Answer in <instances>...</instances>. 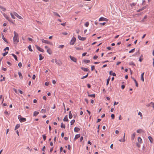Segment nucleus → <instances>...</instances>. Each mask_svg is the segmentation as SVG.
Here are the masks:
<instances>
[{
  "mask_svg": "<svg viewBox=\"0 0 154 154\" xmlns=\"http://www.w3.org/2000/svg\"><path fill=\"white\" fill-rule=\"evenodd\" d=\"M18 75L19 76V77L21 79H22L23 78V76L21 72H18Z\"/></svg>",
  "mask_w": 154,
  "mask_h": 154,
  "instance_id": "nucleus-27",
  "label": "nucleus"
},
{
  "mask_svg": "<svg viewBox=\"0 0 154 154\" xmlns=\"http://www.w3.org/2000/svg\"><path fill=\"white\" fill-rule=\"evenodd\" d=\"M41 40L42 42L43 43L48 44L51 45H53V43L51 42L48 40H46L44 39H42Z\"/></svg>",
  "mask_w": 154,
  "mask_h": 154,
  "instance_id": "nucleus-4",
  "label": "nucleus"
},
{
  "mask_svg": "<svg viewBox=\"0 0 154 154\" xmlns=\"http://www.w3.org/2000/svg\"><path fill=\"white\" fill-rule=\"evenodd\" d=\"M61 128H65V125L63 123H61Z\"/></svg>",
  "mask_w": 154,
  "mask_h": 154,
  "instance_id": "nucleus-42",
  "label": "nucleus"
},
{
  "mask_svg": "<svg viewBox=\"0 0 154 154\" xmlns=\"http://www.w3.org/2000/svg\"><path fill=\"white\" fill-rule=\"evenodd\" d=\"M146 8V6H144V7H143V8H142L137 10V12H139L142 10H144V9H145Z\"/></svg>",
  "mask_w": 154,
  "mask_h": 154,
  "instance_id": "nucleus-17",
  "label": "nucleus"
},
{
  "mask_svg": "<svg viewBox=\"0 0 154 154\" xmlns=\"http://www.w3.org/2000/svg\"><path fill=\"white\" fill-rule=\"evenodd\" d=\"M89 23L88 22H87L85 23V26L86 27H88L89 26Z\"/></svg>",
  "mask_w": 154,
  "mask_h": 154,
  "instance_id": "nucleus-45",
  "label": "nucleus"
},
{
  "mask_svg": "<svg viewBox=\"0 0 154 154\" xmlns=\"http://www.w3.org/2000/svg\"><path fill=\"white\" fill-rule=\"evenodd\" d=\"M36 47L37 49L39 51L41 52H44V50L43 49L41 48L40 47H39L38 46H36Z\"/></svg>",
  "mask_w": 154,
  "mask_h": 154,
  "instance_id": "nucleus-8",
  "label": "nucleus"
},
{
  "mask_svg": "<svg viewBox=\"0 0 154 154\" xmlns=\"http://www.w3.org/2000/svg\"><path fill=\"white\" fill-rule=\"evenodd\" d=\"M83 137L82 136L80 139V140L81 142L83 140Z\"/></svg>",
  "mask_w": 154,
  "mask_h": 154,
  "instance_id": "nucleus-59",
  "label": "nucleus"
},
{
  "mask_svg": "<svg viewBox=\"0 0 154 154\" xmlns=\"http://www.w3.org/2000/svg\"><path fill=\"white\" fill-rule=\"evenodd\" d=\"M76 50H81L82 49V48H79V47H76L75 48Z\"/></svg>",
  "mask_w": 154,
  "mask_h": 154,
  "instance_id": "nucleus-56",
  "label": "nucleus"
},
{
  "mask_svg": "<svg viewBox=\"0 0 154 154\" xmlns=\"http://www.w3.org/2000/svg\"><path fill=\"white\" fill-rule=\"evenodd\" d=\"M98 56L97 55H95L94 57H93V59H97V58H98Z\"/></svg>",
  "mask_w": 154,
  "mask_h": 154,
  "instance_id": "nucleus-57",
  "label": "nucleus"
},
{
  "mask_svg": "<svg viewBox=\"0 0 154 154\" xmlns=\"http://www.w3.org/2000/svg\"><path fill=\"white\" fill-rule=\"evenodd\" d=\"M107 19L103 17H101L99 19V21H106Z\"/></svg>",
  "mask_w": 154,
  "mask_h": 154,
  "instance_id": "nucleus-12",
  "label": "nucleus"
},
{
  "mask_svg": "<svg viewBox=\"0 0 154 154\" xmlns=\"http://www.w3.org/2000/svg\"><path fill=\"white\" fill-rule=\"evenodd\" d=\"M55 62L59 66H60L62 64V63L60 60H57V59L55 60Z\"/></svg>",
  "mask_w": 154,
  "mask_h": 154,
  "instance_id": "nucleus-9",
  "label": "nucleus"
},
{
  "mask_svg": "<svg viewBox=\"0 0 154 154\" xmlns=\"http://www.w3.org/2000/svg\"><path fill=\"white\" fill-rule=\"evenodd\" d=\"M85 100L87 104H88V100L87 99H86V98L85 99Z\"/></svg>",
  "mask_w": 154,
  "mask_h": 154,
  "instance_id": "nucleus-63",
  "label": "nucleus"
},
{
  "mask_svg": "<svg viewBox=\"0 0 154 154\" xmlns=\"http://www.w3.org/2000/svg\"><path fill=\"white\" fill-rule=\"evenodd\" d=\"M80 30L79 29L76 30V32L77 33H79V32Z\"/></svg>",
  "mask_w": 154,
  "mask_h": 154,
  "instance_id": "nucleus-64",
  "label": "nucleus"
},
{
  "mask_svg": "<svg viewBox=\"0 0 154 154\" xmlns=\"http://www.w3.org/2000/svg\"><path fill=\"white\" fill-rule=\"evenodd\" d=\"M136 4V3H132L130 4V5L132 7H133Z\"/></svg>",
  "mask_w": 154,
  "mask_h": 154,
  "instance_id": "nucleus-36",
  "label": "nucleus"
},
{
  "mask_svg": "<svg viewBox=\"0 0 154 154\" xmlns=\"http://www.w3.org/2000/svg\"><path fill=\"white\" fill-rule=\"evenodd\" d=\"M69 57L70 59L74 62L75 63L77 62V60L75 57L71 56H69Z\"/></svg>",
  "mask_w": 154,
  "mask_h": 154,
  "instance_id": "nucleus-7",
  "label": "nucleus"
},
{
  "mask_svg": "<svg viewBox=\"0 0 154 154\" xmlns=\"http://www.w3.org/2000/svg\"><path fill=\"white\" fill-rule=\"evenodd\" d=\"M9 50V47H7L5 48L4 49V51H6V50H8H8Z\"/></svg>",
  "mask_w": 154,
  "mask_h": 154,
  "instance_id": "nucleus-50",
  "label": "nucleus"
},
{
  "mask_svg": "<svg viewBox=\"0 0 154 154\" xmlns=\"http://www.w3.org/2000/svg\"><path fill=\"white\" fill-rule=\"evenodd\" d=\"M135 50V49L133 48V49H132V50H131V51H129V53H133L134 51Z\"/></svg>",
  "mask_w": 154,
  "mask_h": 154,
  "instance_id": "nucleus-40",
  "label": "nucleus"
},
{
  "mask_svg": "<svg viewBox=\"0 0 154 154\" xmlns=\"http://www.w3.org/2000/svg\"><path fill=\"white\" fill-rule=\"evenodd\" d=\"M39 60H42L44 58V57L42 56L41 54H40L39 55Z\"/></svg>",
  "mask_w": 154,
  "mask_h": 154,
  "instance_id": "nucleus-32",
  "label": "nucleus"
},
{
  "mask_svg": "<svg viewBox=\"0 0 154 154\" xmlns=\"http://www.w3.org/2000/svg\"><path fill=\"white\" fill-rule=\"evenodd\" d=\"M0 9L2 10L3 11H6V8L1 5H0Z\"/></svg>",
  "mask_w": 154,
  "mask_h": 154,
  "instance_id": "nucleus-20",
  "label": "nucleus"
},
{
  "mask_svg": "<svg viewBox=\"0 0 154 154\" xmlns=\"http://www.w3.org/2000/svg\"><path fill=\"white\" fill-rule=\"evenodd\" d=\"M148 139H149V140L150 143H152L153 142V139H152V137L151 136H149Z\"/></svg>",
  "mask_w": 154,
  "mask_h": 154,
  "instance_id": "nucleus-21",
  "label": "nucleus"
},
{
  "mask_svg": "<svg viewBox=\"0 0 154 154\" xmlns=\"http://www.w3.org/2000/svg\"><path fill=\"white\" fill-rule=\"evenodd\" d=\"M8 53V52H5V53H3L2 55L3 56H6Z\"/></svg>",
  "mask_w": 154,
  "mask_h": 154,
  "instance_id": "nucleus-43",
  "label": "nucleus"
},
{
  "mask_svg": "<svg viewBox=\"0 0 154 154\" xmlns=\"http://www.w3.org/2000/svg\"><path fill=\"white\" fill-rule=\"evenodd\" d=\"M42 137L43 138V140L44 141H45L46 139V136L45 134L43 135H42Z\"/></svg>",
  "mask_w": 154,
  "mask_h": 154,
  "instance_id": "nucleus-44",
  "label": "nucleus"
},
{
  "mask_svg": "<svg viewBox=\"0 0 154 154\" xmlns=\"http://www.w3.org/2000/svg\"><path fill=\"white\" fill-rule=\"evenodd\" d=\"M63 121H65V122H67V121H68V118H67V116L66 115L65 116V117L63 119Z\"/></svg>",
  "mask_w": 154,
  "mask_h": 154,
  "instance_id": "nucleus-24",
  "label": "nucleus"
},
{
  "mask_svg": "<svg viewBox=\"0 0 154 154\" xmlns=\"http://www.w3.org/2000/svg\"><path fill=\"white\" fill-rule=\"evenodd\" d=\"M111 117L112 119H114L115 118V115L113 114H112L111 115Z\"/></svg>",
  "mask_w": 154,
  "mask_h": 154,
  "instance_id": "nucleus-51",
  "label": "nucleus"
},
{
  "mask_svg": "<svg viewBox=\"0 0 154 154\" xmlns=\"http://www.w3.org/2000/svg\"><path fill=\"white\" fill-rule=\"evenodd\" d=\"M45 146H44L43 148H42V151L44 152H45Z\"/></svg>",
  "mask_w": 154,
  "mask_h": 154,
  "instance_id": "nucleus-54",
  "label": "nucleus"
},
{
  "mask_svg": "<svg viewBox=\"0 0 154 154\" xmlns=\"http://www.w3.org/2000/svg\"><path fill=\"white\" fill-rule=\"evenodd\" d=\"M137 133H140L143 132V131L142 129H138L137 130Z\"/></svg>",
  "mask_w": 154,
  "mask_h": 154,
  "instance_id": "nucleus-37",
  "label": "nucleus"
},
{
  "mask_svg": "<svg viewBox=\"0 0 154 154\" xmlns=\"http://www.w3.org/2000/svg\"><path fill=\"white\" fill-rule=\"evenodd\" d=\"M35 75L34 74L33 75L32 79H35Z\"/></svg>",
  "mask_w": 154,
  "mask_h": 154,
  "instance_id": "nucleus-61",
  "label": "nucleus"
},
{
  "mask_svg": "<svg viewBox=\"0 0 154 154\" xmlns=\"http://www.w3.org/2000/svg\"><path fill=\"white\" fill-rule=\"evenodd\" d=\"M78 38L79 39V40H80L81 41H83L85 40L86 39V38L82 37L81 36H80L79 35H78Z\"/></svg>",
  "mask_w": 154,
  "mask_h": 154,
  "instance_id": "nucleus-10",
  "label": "nucleus"
},
{
  "mask_svg": "<svg viewBox=\"0 0 154 154\" xmlns=\"http://www.w3.org/2000/svg\"><path fill=\"white\" fill-rule=\"evenodd\" d=\"M47 52L49 54H51L52 52L51 51V50L50 48H48L47 50Z\"/></svg>",
  "mask_w": 154,
  "mask_h": 154,
  "instance_id": "nucleus-22",
  "label": "nucleus"
},
{
  "mask_svg": "<svg viewBox=\"0 0 154 154\" xmlns=\"http://www.w3.org/2000/svg\"><path fill=\"white\" fill-rule=\"evenodd\" d=\"M72 115L71 113V111H70L69 112V117L70 119L72 118Z\"/></svg>",
  "mask_w": 154,
  "mask_h": 154,
  "instance_id": "nucleus-23",
  "label": "nucleus"
},
{
  "mask_svg": "<svg viewBox=\"0 0 154 154\" xmlns=\"http://www.w3.org/2000/svg\"><path fill=\"white\" fill-rule=\"evenodd\" d=\"M64 45H59L58 48H63L64 47Z\"/></svg>",
  "mask_w": 154,
  "mask_h": 154,
  "instance_id": "nucleus-49",
  "label": "nucleus"
},
{
  "mask_svg": "<svg viewBox=\"0 0 154 154\" xmlns=\"http://www.w3.org/2000/svg\"><path fill=\"white\" fill-rule=\"evenodd\" d=\"M110 77H109L107 80L106 84V85H108L109 82V81H110Z\"/></svg>",
  "mask_w": 154,
  "mask_h": 154,
  "instance_id": "nucleus-29",
  "label": "nucleus"
},
{
  "mask_svg": "<svg viewBox=\"0 0 154 154\" xmlns=\"http://www.w3.org/2000/svg\"><path fill=\"white\" fill-rule=\"evenodd\" d=\"M2 14L6 18V19L7 20H8L9 21H10L9 18L5 14V13H3Z\"/></svg>",
  "mask_w": 154,
  "mask_h": 154,
  "instance_id": "nucleus-11",
  "label": "nucleus"
},
{
  "mask_svg": "<svg viewBox=\"0 0 154 154\" xmlns=\"http://www.w3.org/2000/svg\"><path fill=\"white\" fill-rule=\"evenodd\" d=\"M49 83L48 82H46L45 83V85L46 86H48L49 85Z\"/></svg>",
  "mask_w": 154,
  "mask_h": 154,
  "instance_id": "nucleus-52",
  "label": "nucleus"
},
{
  "mask_svg": "<svg viewBox=\"0 0 154 154\" xmlns=\"http://www.w3.org/2000/svg\"><path fill=\"white\" fill-rule=\"evenodd\" d=\"M75 122V120L74 119L72 120L70 122L71 125H72Z\"/></svg>",
  "mask_w": 154,
  "mask_h": 154,
  "instance_id": "nucleus-39",
  "label": "nucleus"
},
{
  "mask_svg": "<svg viewBox=\"0 0 154 154\" xmlns=\"http://www.w3.org/2000/svg\"><path fill=\"white\" fill-rule=\"evenodd\" d=\"M88 96L89 97H95V94H88Z\"/></svg>",
  "mask_w": 154,
  "mask_h": 154,
  "instance_id": "nucleus-34",
  "label": "nucleus"
},
{
  "mask_svg": "<svg viewBox=\"0 0 154 154\" xmlns=\"http://www.w3.org/2000/svg\"><path fill=\"white\" fill-rule=\"evenodd\" d=\"M76 40V38L74 37H73L72 38V39L70 41V44L71 45H73L74 44Z\"/></svg>",
  "mask_w": 154,
  "mask_h": 154,
  "instance_id": "nucleus-5",
  "label": "nucleus"
},
{
  "mask_svg": "<svg viewBox=\"0 0 154 154\" xmlns=\"http://www.w3.org/2000/svg\"><path fill=\"white\" fill-rule=\"evenodd\" d=\"M14 36L13 38V42L15 44H17L19 41L18 34L15 31L14 32Z\"/></svg>",
  "mask_w": 154,
  "mask_h": 154,
  "instance_id": "nucleus-1",
  "label": "nucleus"
},
{
  "mask_svg": "<svg viewBox=\"0 0 154 154\" xmlns=\"http://www.w3.org/2000/svg\"><path fill=\"white\" fill-rule=\"evenodd\" d=\"M94 66H91V70L93 71L94 69Z\"/></svg>",
  "mask_w": 154,
  "mask_h": 154,
  "instance_id": "nucleus-53",
  "label": "nucleus"
},
{
  "mask_svg": "<svg viewBox=\"0 0 154 154\" xmlns=\"http://www.w3.org/2000/svg\"><path fill=\"white\" fill-rule=\"evenodd\" d=\"M46 109H42L41 111H40V112L42 113H45L46 112Z\"/></svg>",
  "mask_w": 154,
  "mask_h": 154,
  "instance_id": "nucleus-31",
  "label": "nucleus"
},
{
  "mask_svg": "<svg viewBox=\"0 0 154 154\" xmlns=\"http://www.w3.org/2000/svg\"><path fill=\"white\" fill-rule=\"evenodd\" d=\"M39 113V112H38L37 111H35L34 112L33 114V116H36Z\"/></svg>",
  "mask_w": 154,
  "mask_h": 154,
  "instance_id": "nucleus-19",
  "label": "nucleus"
},
{
  "mask_svg": "<svg viewBox=\"0 0 154 154\" xmlns=\"http://www.w3.org/2000/svg\"><path fill=\"white\" fill-rule=\"evenodd\" d=\"M84 62L86 63H88L90 62V61L89 60H84Z\"/></svg>",
  "mask_w": 154,
  "mask_h": 154,
  "instance_id": "nucleus-35",
  "label": "nucleus"
},
{
  "mask_svg": "<svg viewBox=\"0 0 154 154\" xmlns=\"http://www.w3.org/2000/svg\"><path fill=\"white\" fill-rule=\"evenodd\" d=\"M136 135V133H135L134 132L133 134L131 136V140H134V138L135 136Z\"/></svg>",
  "mask_w": 154,
  "mask_h": 154,
  "instance_id": "nucleus-16",
  "label": "nucleus"
},
{
  "mask_svg": "<svg viewBox=\"0 0 154 154\" xmlns=\"http://www.w3.org/2000/svg\"><path fill=\"white\" fill-rule=\"evenodd\" d=\"M10 15L11 16L12 18L13 19H15V17L14 16H16L18 18L20 19H23V18L21 17L17 13H16L15 12H13V13H12L11 12L10 13Z\"/></svg>",
  "mask_w": 154,
  "mask_h": 154,
  "instance_id": "nucleus-2",
  "label": "nucleus"
},
{
  "mask_svg": "<svg viewBox=\"0 0 154 154\" xmlns=\"http://www.w3.org/2000/svg\"><path fill=\"white\" fill-rule=\"evenodd\" d=\"M18 66L20 67H21L22 66V63L21 62H19L18 64Z\"/></svg>",
  "mask_w": 154,
  "mask_h": 154,
  "instance_id": "nucleus-47",
  "label": "nucleus"
},
{
  "mask_svg": "<svg viewBox=\"0 0 154 154\" xmlns=\"http://www.w3.org/2000/svg\"><path fill=\"white\" fill-rule=\"evenodd\" d=\"M144 73L143 72L142 73L141 75V80L143 82L144 81V79L143 78V75Z\"/></svg>",
  "mask_w": 154,
  "mask_h": 154,
  "instance_id": "nucleus-14",
  "label": "nucleus"
},
{
  "mask_svg": "<svg viewBox=\"0 0 154 154\" xmlns=\"http://www.w3.org/2000/svg\"><path fill=\"white\" fill-rule=\"evenodd\" d=\"M138 115H140L141 116H142V113L140 112H139L138 113Z\"/></svg>",
  "mask_w": 154,
  "mask_h": 154,
  "instance_id": "nucleus-60",
  "label": "nucleus"
},
{
  "mask_svg": "<svg viewBox=\"0 0 154 154\" xmlns=\"http://www.w3.org/2000/svg\"><path fill=\"white\" fill-rule=\"evenodd\" d=\"M80 130V128H79L75 127L74 129L75 132H77Z\"/></svg>",
  "mask_w": 154,
  "mask_h": 154,
  "instance_id": "nucleus-26",
  "label": "nucleus"
},
{
  "mask_svg": "<svg viewBox=\"0 0 154 154\" xmlns=\"http://www.w3.org/2000/svg\"><path fill=\"white\" fill-rule=\"evenodd\" d=\"M138 141L139 142V143H142V139L140 137H138Z\"/></svg>",
  "mask_w": 154,
  "mask_h": 154,
  "instance_id": "nucleus-15",
  "label": "nucleus"
},
{
  "mask_svg": "<svg viewBox=\"0 0 154 154\" xmlns=\"http://www.w3.org/2000/svg\"><path fill=\"white\" fill-rule=\"evenodd\" d=\"M140 143H136V145L139 148L140 146Z\"/></svg>",
  "mask_w": 154,
  "mask_h": 154,
  "instance_id": "nucleus-48",
  "label": "nucleus"
},
{
  "mask_svg": "<svg viewBox=\"0 0 154 154\" xmlns=\"http://www.w3.org/2000/svg\"><path fill=\"white\" fill-rule=\"evenodd\" d=\"M62 34L63 35H66L67 34V33L66 32H62Z\"/></svg>",
  "mask_w": 154,
  "mask_h": 154,
  "instance_id": "nucleus-62",
  "label": "nucleus"
},
{
  "mask_svg": "<svg viewBox=\"0 0 154 154\" xmlns=\"http://www.w3.org/2000/svg\"><path fill=\"white\" fill-rule=\"evenodd\" d=\"M81 68L85 72H88L89 71V69L87 68H85L83 67H81Z\"/></svg>",
  "mask_w": 154,
  "mask_h": 154,
  "instance_id": "nucleus-13",
  "label": "nucleus"
},
{
  "mask_svg": "<svg viewBox=\"0 0 154 154\" xmlns=\"http://www.w3.org/2000/svg\"><path fill=\"white\" fill-rule=\"evenodd\" d=\"M18 118L21 122H25L26 121V119L25 118L21 117L20 115L18 116Z\"/></svg>",
  "mask_w": 154,
  "mask_h": 154,
  "instance_id": "nucleus-3",
  "label": "nucleus"
},
{
  "mask_svg": "<svg viewBox=\"0 0 154 154\" xmlns=\"http://www.w3.org/2000/svg\"><path fill=\"white\" fill-rule=\"evenodd\" d=\"M20 127V124H17L16 125L15 128V130H16V129H18Z\"/></svg>",
  "mask_w": 154,
  "mask_h": 154,
  "instance_id": "nucleus-28",
  "label": "nucleus"
},
{
  "mask_svg": "<svg viewBox=\"0 0 154 154\" xmlns=\"http://www.w3.org/2000/svg\"><path fill=\"white\" fill-rule=\"evenodd\" d=\"M28 48L29 49V50L30 51H32V50L31 48V45H29V46L28 47Z\"/></svg>",
  "mask_w": 154,
  "mask_h": 154,
  "instance_id": "nucleus-33",
  "label": "nucleus"
},
{
  "mask_svg": "<svg viewBox=\"0 0 154 154\" xmlns=\"http://www.w3.org/2000/svg\"><path fill=\"white\" fill-rule=\"evenodd\" d=\"M5 77H4L3 78V79H1V80H0V81L1 82H2V81H4L5 80Z\"/></svg>",
  "mask_w": 154,
  "mask_h": 154,
  "instance_id": "nucleus-58",
  "label": "nucleus"
},
{
  "mask_svg": "<svg viewBox=\"0 0 154 154\" xmlns=\"http://www.w3.org/2000/svg\"><path fill=\"white\" fill-rule=\"evenodd\" d=\"M11 55L14 57V58L16 60H17V57L14 54H11Z\"/></svg>",
  "mask_w": 154,
  "mask_h": 154,
  "instance_id": "nucleus-30",
  "label": "nucleus"
},
{
  "mask_svg": "<svg viewBox=\"0 0 154 154\" xmlns=\"http://www.w3.org/2000/svg\"><path fill=\"white\" fill-rule=\"evenodd\" d=\"M125 133H124V135L123 137L122 142H124L125 141Z\"/></svg>",
  "mask_w": 154,
  "mask_h": 154,
  "instance_id": "nucleus-46",
  "label": "nucleus"
},
{
  "mask_svg": "<svg viewBox=\"0 0 154 154\" xmlns=\"http://www.w3.org/2000/svg\"><path fill=\"white\" fill-rule=\"evenodd\" d=\"M88 75V73H87V74L86 75H85V76L82 77L81 78V79H85V78H86L87 77Z\"/></svg>",
  "mask_w": 154,
  "mask_h": 154,
  "instance_id": "nucleus-41",
  "label": "nucleus"
},
{
  "mask_svg": "<svg viewBox=\"0 0 154 154\" xmlns=\"http://www.w3.org/2000/svg\"><path fill=\"white\" fill-rule=\"evenodd\" d=\"M53 13L55 15L57 16L60 17V15L58 14L56 12H53Z\"/></svg>",
  "mask_w": 154,
  "mask_h": 154,
  "instance_id": "nucleus-38",
  "label": "nucleus"
},
{
  "mask_svg": "<svg viewBox=\"0 0 154 154\" xmlns=\"http://www.w3.org/2000/svg\"><path fill=\"white\" fill-rule=\"evenodd\" d=\"M80 134H77L75 135V138L74 140H75V139H78L80 137Z\"/></svg>",
  "mask_w": 154,
  "mask_h": 154,
  "instance_id": "nucleus-25",
  "label": "nucleus"
},
{
  "mask_svg": "<svg viewBox=\"0 0 154 154\" xmlns=\"http://www.w3.org/2000/svg\"><path fill=\"white\" fill-rule=\"evenodd\" d=\"M129 64L130 65H134V66H135V64L132 62H131Z\"/></svg>",
  "mask_w": 154,
  "mask_h": 154,
  "instance_id": "nucleus-55",
  "label": "nucleus"
},
{
  "mask_svg": "<svg viewBox=\"0 0 154 154\" xmlns=\"http://www.w3.org/2000/svg\"><path fill=\"white\" fill-rule=\"evenodd\" d=\"M2 39L4 40L5 42L8 43V42L6 40V39L4 37V35L2 33Z\"/></svg>",
  "mask_w": 154,
  "mask_h": 154,
  "instance_id": "nucleus-18",
  "label": "nucleus"
},
{
  "mask_svg": "<svg viewBox=\"0 0 154 154\" xmlns=\"http://www.w3.org/2000/svg\"><path fill=\"white\" fill-rule=\"evenodd\" d=\"M147 106L152 107L153 109H154V103L153 102H151L150 103L147 104L146 105Z\"/></svg>",
  "mask_w": 154,
  "mask_h": 154,
  "instance_id": "nucleus-6",
  "label": "nucleus"
}]
</instances>
